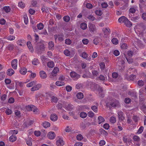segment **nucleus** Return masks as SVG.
<instances>
[{
	"label": "nucleus",
	"instance_id": "nucleus-1",
	"mask_svg": "<svg viewBox=\"0 0 146 146\" xmlns=\"http://www.w3.org/2000/svg\"><path fill=\"white\" fill-rule=\"evenodd\" d=\"M88 27L90 31L92 33H94L96 32V28L95 25L92 23H90L89 24Z\"/></svg>",
	"mask_w": 146,
	"mask_h": 146
},
{
	"label": "nucleus",
	"instance_id": "nucleus-2",
	"mask_svg": "<svg viewBox=\"0 0 146 146\" xmlns=\"http://www.w3.org/2000/svg\"><path fill=\"white\" fill-rule=\"evenodd\" d=\"M35 47L38 52H40L44 50V44L40 43H38L37 44Z\"/></svg>",
	"mask_w": 146,
	"mask_h": 146
},
{
	"label": "nucleus",
	"instance_id": "nucleus-3",
	"mask_svg": "<svg viewBox=\"0 0 146 146\" xmlns=\"http://www.w3.org/2000/svg\"><path fill=\"white\" fill-rule=\"evenodd\" d=\"M42 85L41 84H38L32 88L31 90L32 91H34L39 90L41 87Z\"/></svg>",
	"mask_w": 146,
	"mask_h": 146
},
{
	"label": "nucleus",
	"instance_id": "nucleus-4",
	"mask_svg": "<svg viewBox=\"0 0 146 146\" xmlns=\"http://www.w3.org/2000/svg\"><path fill=\"white\" fill-rule=\"evenodd\" d=\"M117 114L119 120L122 121L124 119L125 117L123 115V113L121 111H118Z\"/></svg>",
	"mask_w": 146,
	"mask_h": 146
},
{
	"label": "nucleus",
	"instance_id": "nucleus-5",
	"mask_svg": "<svg viewBox=\"0 0 146 146\" xmlns=\"http://www.w3.org/2000/svg\"><path fill=\"white\" fill-rule=\"evenodd\" d=\"M17 65V60L16 59H14L11 62V65L14 69H16Z\"/></svg>",
	"mask_w": 146,
	"mask_h": 146
},
{
	"label": "nucleus",
	"instance_id": "nucleus-6",
	"mask_svg": "<svg viewBox=\"0 0 146 146\" xmlns=\"http://www.w3.org/2000/svg\"><path fill=\"white\" fill-rule=\"evenodd\" d=\"M111 106L113 107H119L120 106V103L118 100H116L115 102L110 104Z\"/></svg>",
	"mask_w": 146,
	"mask_h": 146
},
{
	"label": "nucleus",
	"instance_id": "nucleus-7",
	"mask_svg": "<svg viewBox=\"0 0 146 146\" xmlns=\"http://www.w3.org/2000/svg\"><path fill=\"white\" fill-rule=\"evenodd\" d=\"M70 76L72 78H76V79H78L80 77V75L77 74L74 72H70Z\"/></svg>",
	"mask_w": 146,
	"mask_h": 146
},
{
	"label": "nucleus",
	"instance_id": "nucleus-8",
	"mask_svg": "<svg viewBox=\"0 0 146 146\" xmlns=\"http://www.w3.org/2000/svg\"><path fill=\"white\" fill-rule=\"evenodd\" d=\"M47 136L49 139H52L55 137V134L54 132H50L48 133Z\"/></svg>",
	"mask_w": 146,
	"mask_h": 146
},
{
	"label": "nucleus",
	"instance_id": "nucleus-9",
	"mask_svg": "<svg viewBox=\"0 0 146 146\" xmlns=\"http://www.w3.org/2000/svg\"><path fill=\"white\" fill-rule=\"evenodd\" d=\"M49 96L51 98V102H57L58 100V99L56 97L52 95H49Z\"/></svg>",
	"mask_w": 146,
	"mask_h": 146
},
{
	"label": "nucleus",
	"instance_id": "nucleus-10",
	"mask_svg": "<svg viewBox=\"0 0 146 146\" xmlns=\"http://www.w3.org/2000/svg\"><path fill=\"white\" fill-rule=\"evenodd\" d=\"M40 76L41 78L45 79L47 77V75L44 71H40Z\"/></svg>",
	"mask_w": 146,
	"mask_h": 146
},
{
	"label": "nucleus",
	"instance_id": "nucleus-11",
	"mask_svg": "<svg viewBox=\"0 0 146 146\" xmlns=\"http://www.w3.org/2000/svg\"><path fill=\"white\" fill-rule=\"evenodd\" d=\"M124 23L126 26L128 27H131L132 25V23L127 18L125 21Z\"/></svg>",
	"mask_w": 146,
	"mask_h": 146
},
{
	"label": "nucleus",
	"instance_id": "nucleus-12",
	"mask_svg": "<svg viewBox=\"0 0 146 146\" xmlns=\"http://www.w3.org/2000/svg\"><path fill=\"white\" fill-rule=\"evenodd\" d=\"M50 119L54 121H56L58 119V116L56 114H53L50 116Z\"/></svg>",
	"mask_w": 146,
	"mask_h": 146
},
{
	"label": "nucleus",
	"instance_id": "nucleus-13",
	"mask_svg": "<svg viewBox=\"0 0 146 146\" xmlns=\"http://www.w3.org/2000/svg\"><path fill=\"white\" fill-rule=\"evenodd\" d=\"M56 145L58 146H61L63 145L64 144V142L61 139H59L56 142Z\"/></svg>",
	"mask_w": 146,
	"mask_h": 146
},
{
	"label": "nucleus",
	"instance_id": "nucleus-14",
	"mask_svg": "<svg viewBox=\"0 0 146 146\" xmlns=\"http://www.w3.org/2000/svg\"><path fill=\"white\" fill-rule=\"evenodd\" d=\"M48 48L50 50H53L54 48V44L53 42L50 41L48 43Z\"/></svg>",
	"mask_w": 146,
	"mask_h": 146
},
{
	"label": "nucleus",
	"instance_id": "nucleus-15",
	"mask_svg": "<svg viewBox=\"0 0 146 146\" xmlns=\"http://www.w3.org/2000/svg\"><path fill=\"white\" fill-rule=\"evenodd\" d=\"M27 45L31 51L33 52L34 51L33 48L32 46L31 43L30 41H28L27 42Z\"/></svg>",
	"mask_w": 146,
	"mask_h": 146
},
{
	"label": "nucleus",
	"instance_id": "nucleus-16",
	"mask_svg": "<svg viewBox=\"0 0 146 146\" xmlns=\"http://www.w3.org/2000/svg\"><path fill=\"white\" fill-rule=\"evenodd\" d=\"M14 70L11 68L9 69L7 72V74L9 76H11L14 73Z\"/></svg>",
	"mask_w": 146,
	"mask_h": 146
},
{
	"label": "nucleus",
	"instance_id": "nucleus-17",
	"mask_svg": "<svg viewBox=\"0 0 146 146\" xmlns=\"http://www.w3.org/2000/svg\"><path fill=\"white\" fill-rule=\"evenodd\" d=\"M27 71V69L25 67H23L20 70V72L21 74L24 75L26 74Z\"/></svg>",
	"mask_w": 146,
	"mask_h": 146
},
{
	"label": "nucleus",
	"instance_id": "nucleus-18",
	"mask_svg": "<svg viewBox=\"0 0 146 146\" xmlns=\"http://www.w3.org/2000/svg\"><path fill=\"white\" fill-rule=\"evenodd\" d=\"M36 84V81H33L27 84V87H30L35 85Z\"/></svg>",
	"mask_w": 146,
	"mask_h": 146
},
{
	"label": "nucleus",
	"instance_id": "nucleus-19",
	"mask_svg": "<svg viewBox=\"0 0 146 146\" xmlns=\"http://www.w3.org/2000/svg\"><path fill=\"white\" fill-rule=\"evenodd\" d=\"M42 95L40 94H38L35 95L36 100L37 102H40L41 101L40 98H41Z\"/></svg>",
	"mask_w": 146,
	"mask_h": 146
},
{
	"label": "nucleus",
	"instance_id": "nucleus-20",
	"mask_svg": "<svg viewBox=\"0 0 146 146\" xmlns=\"http://www.w3.org/2000/svg\"><path fill=\"white\" fill-rule=\"evenodd\" d=\"M138 26L139 27V28L141 29L142 31H143L145 30L146 29L145 26L142 23H141L138 25Z\"/></svg>",
	"mask_w": 146,
	"mask_h": 146
},
{
	"label": "nucleus",
	"instance_id": "nucleus-21",
	"mask_svg": "<svg viewBox=\"0 0 146 146\" xmlns=\"http://www.w3.org/2000/svg\"><path fill=\"white\" fill-rule=\"evenodd\" d=\"M14 48V46L13 44H9L6 47L7 49L11 51L13 50Z\"/></svg>",
	"mask_w": 146,
	"mask_h": 146
},
{
	"label": "nucleus",
	"instance_id": "nucleus-22",
	"mask_svg": "<svg viewBox=\"0 0 146 146\" xmlns=\"http://www.w3.org/2000/svg\"><path fill=\"white\" fill-rule=\"evenodd\" d=\"M17 42L18 44L20 46H23L25 45V42L24 40H19Z\"/></svg>",
	"mask_w": 146,
	"mask_h": 146
},
{
	"label": "nucleus",
	"instance_id": "nucleus-23",
	"mask_svg": "<svg viewBox=\"0 0 146 146\" xmlns=\"http://www.w3.org/2000/svg\"><path fill=\"white\" fill-rule=\"evenodd\" d=\"M127 18L124 16H122L119 19L118 22L119 23L123 22L124 23L125 21Z\"/></svg>",
	"mask_w": 146,
	"mask_h": 146
},
{
	"label": "nucleus",
	"instance_id": "nucleus-24",
	"mask_svg": "<svg viewBox=\"0 0 146 146\" xmlns=\"http://www.w3.org/2000/svg\"><path fill=\"white\" fill-rule=\"evenodd\" d=\"M76 96L77 98L79 99H81L84 97V95L81 92L78 93L76 94Z\"/></svg>",
	"mask_w": 146,
	"mask_h": 146
},
{
	"label": "nucleus",
	"instance_id": "nucleus-25",
	"mask_svg": "<svg viewBox=\"0 0 146 146\" xmlns=\"http://www.w3.org/2000/svg\"><path fill=\"white\" fill-rule=\"evenodd\" d=\"M103 31L105 35H108L110 33V29L109 28H105L103 29Z\"/></svg>",
	"mask_w": 146,
	"mask_h": 146
},
{
	"label": "nucleus",
	"instance_id": "nucleus-26",
	"mask_svg": "<svg viewBox=\"0 0 146 146\" xmlns=\"http://www.w3.org/2000/svg\"><path fill=\"white\" fill-rule=\"evenodd\" d=\"M58 71L59 69L58 67H55L52 73V75L53 76H55V75L54 74H56Z\"/></svg>",
	"mask_w": 146,
	"mask_h": 146
},
{
	"label": "nucleus",
	"instance_id": "nucleus-27",
	"mask_svg": "<svg viewBox=\"0 0 146 146\" xmlns=\"http://www.w3.org/2000/svg\"><path fill=\"white\" fill-rule=\"evenodd\" d=\"M17 139V137L16 136L12 135L9 138V139L10 141L12 142H13L15 141Z\"/></svg>",
	"mask_w": 146,
	"mask_h": 146
},
{
	"label": "nucleus",
	"instance_id": "nucleus-28",
	"mask_svg": "<svg viewBox=\"0 0 146 146\" xmlns=\"http://www.w3.org/2000/svg\"><path fill=\"white\" fill-rule=\"evenodd\" d=\"M43 127L45 128H46L49 127L50 126V123L47 121L44 122L42 124Z\"/></svg>",
	"mask_w": 146,
	"mask_h": 146
},
{
	"label": "nucleus",
	"instance_id": "nucleus-29",
	"mask_svg": "<svg viewBox=\"0 0 146 146\" xmlns=\"http://www.w3.org/2000/svg\"><path fill=\"white\" fill-rule=\"evenodd\" d=\"M98 120L99 124H101L102 123L104 122L105 121L104 118L101 116L98 117Z\"/></svg>",
	"mask_w": 146,
	"mask_h": 146
},
{
	"label": "nucleus",
	"instance_id": "nucleus-30",
	"mask_svg": "<svg viewBox=\"0 0 146 146\" xmlns=\"http://www.w3.org/2000/svg\"><path fill=\"white\" fill-rule=\"evenodd\" d=\"M100 39V38L99 37H97L93 40V43L94 44L96 45H97L99 43Z\"/></svg>",
	"mask_w": 146,
	"mask_h": 146
},
{
	"label": "nucleus",
	"instance_id": "nucleus-31",
	"mask_svg": "<svg viewBox=\"0 0 146 146\" xmlns=\"http://www.w3.org/2000/svg\"><path fill=\"white\" fill-rule=\"evenodd\" d=\"M56 84L58 86H62L65 84L64 82L61 81H57L56 83Z\"/></svg>",
	"mask_w": 146,
	"mask_h": 146
},
{
	"label": "nucleus",
	"instance_id": "nucleus-32",
	"mask_svg": "<svg viewBox=\"0 0 146 146\" xmlns=\"http://www.w3.org/2000/svg\"><path fill=\"white\" fill-rule=\"evenodd\" d=\"M141 110L144 113L146 111V104H142L140 108Z\"/></svg>",
	"mask_w": 146,
	"mask_h": 146
},
{
	"label": "nucleus",
	"instance_id": "nucleus-33",
	"mask_svg": "<svg viewBox=\"0 0 146 146\" xmlns=\"http://www.w3.org/2000/svg\"><path fill=\"white\" fill-rule=\"evenodd\" d=\"M80 28L83 30L86 29L87 28V24L85 23H82L80 25Z\"/></svg>",
	"mask_w": 146,
	"mask_h": 146
},
{
	"label": "nucleus",
	"instance_id": "nucleus-34",
	"mask_svg": "<svg viewBox=\"0 0 146 146\" xmlns=\"http://www.w3.org/2000/svg\"><path fill=\"white\" fill-rule=\"evenodd\" d=\"M3 10L5 11L6 13H8L10 12V8L9 6H5L3 7Z\"/></svg>",
	"mask_w": 146,
	"mask_h": 146
},
{
	"label": "nucleus",
	"instance_id": "nucleus-35",
	"mask_svg": "<svg viewBox=\"0 0 146 146\" xmlns=\"http://www.w3.org/2000/svg\"><path fill=\"white\" fill-rule=\"evenodd\" d=\"M47 66L50 68H53L54 66V63L52 61L48 62L47 63Z\"/></svg>",
	"mask_w": 146,
	"mask_h": 146
},
{
	"label": "nucleus",
	"instance_id": "nucleus-36",
	"mask_svg": "<svg viewBox=\"0 0 146 146\" xmlns=\"http://www.w3.org/2000/svg\"><path fill=\"white\" fill-rule=\"evenodd\" d=\"M87 116V113L86 112H82L80 114V117L83 118H85Z\"/></svg>",
	"mask_w": 146,
	"mask_h": 146
},
{
	"label": "nucleus",
	"instance_id": "nucleus-37",
	"mask_svg": "<svg viewBox=\"0 0 146 146\" xmlns=\"http://www.w3.org/2000/svg\"><path fill=\"white\" fill-rule=\"evenodd\" d=\"M98 91L99 92V93L100 94V96L102 98H103L104 96V95L102 94L101 95L100 93H101L103 91V89H102V87H99L98 88Z\"/></svg>",
	"mask_w": 146,
	"mask_h": 146
},
{
	"label": "nucleus",
	"instance_id": "nucleus-38",
	"mask_svg": "<svg viewBox=\"0 0 146 146\" xmlns=\"http://www.w3.org/2000/svg\"><path fill=\"white\" fill-rule=\"evenodd\" d=\"M111 42L113 44H117L118 42V39L116 38H113L111 40Z\"/></svg>",
	"mask_w": 146,
	"mask_h": 146
},
{
	"label": "nucleus",
	"instance_id": "nucleus-39",
	"mask_svg": "<svg viewBox=\"0 0 146 146\" xmlns=\"http://www.w3.org/2000/svg\"><path fill=\"white\" fill-rule=\"evenodd\" d=\"M87 18L91 21H93L95 19V18L92 15H88L87 17Z\"/></svg>",
	"mask_w": 146,
	"mask_h": 146
},
{
	"label": "nucleus",
	"instance_id": "nucleus-40",
	"mask_svg": "<svg viewBox=\"0 0 146 146\" xmlns=\"http://www.w3.org/2000/svg\"><path fill=\"white\" fill-rule=\"evenodd\" d=\"M39 61L37 59L35 58L34 60L32 61L33 64L35 65H37L39 63Z\"/></svg>",
	"mask_w": 146,
	"mask_h": 146
},
{
	"label": "nucleus",
	"instance_id": "nucleus-41",
	"mask_svg": "<svg viewBox=\"0 0 146 146\" xmlns=\"http://www.w3.org/2000/svg\"><path fill=\"white\" fill-rule=\"evenodd\" d=\"M70 17L68 16H65L63 17V19L64 21L66 22H68L70 20Z\"/></svg>",
	"mask_w": 146,
	"mask_h": 146
},
{
	"label": "nucleus",
	"instance_id": "nucleus-42",
	"mask_svg": "<svg viewBox=\"0 0 146 146\" xmlns=\"http://www.w3.org/2000/svg\"><path fill=\"white\" fill-rule=\"evenodd\" d=\"M15 113L16 116L19 117H21L20 112L18 110H16L15 111Z\"/></svg>",
	"mask_w": 146,
	"mask_h": 146
},
{
	"label": "nucleus",
	"instance_id": "nucleus-43",
	"mask_svg": "<svg viewBox=\"0 0 146 146\" xmlns=\"http://www.w3.org/2000/svg\"><path fill=\"white\" fill-rule=\"evenodd\" d=\"M18 6L22 8H23L25 7V5L22 1H21L19 2Z\"/></svg>",
	"mask_w": 146,
	"mask_h": 146
},
{
	"label": "nucleus",
	"instance_id": "nucleus-44",
	"mask_svg": "<svg viewBox=\"0 0 146 146\" xmlns=\"http://www.w3.org/2000/svg\"><path fill=\"white\" fill-rule=\"evenodd\" d=\"M91 109L95 113H97L98 112L97 106H93L91 107Z\"/></svg>",
	"mask_w": 146,
	"mask_h": 146
},
{
	"label": "nucleus",
	"instance_id": "nucleus-45",
	"mask_svg": "<svg viewBox=\"0 0 146 146\" xmlns=\"http://www.w3.org/2000/svg\"><path fill=\"white\" fill-rule=\"evenodd\" d=\"M38 29L39 30H41L43 28V25L42 23H40L37 25Z\"/></svg>",
	"mask_w": 146,
	"mask_h": 146
},
{
	"label": "nucleus",
	"instance_id": "nucleus-46",
	"mask_svg": "<svg viewBox=\"0 0 146 146\" xmlns=\"http://www.w3.org/2000/svg\"><path fill=\"white\" fill-rule=\"evenodd\" d=\"M88 116L90 117H93L94 115V113L92 111H90L88 113Z\"/></svg>",
	"mask_w": 146,
	"mask_h": 146
},
{
	"label": "nucleus",
	"instance_id": "nucleus-47",
	"mask_svg": "<svg viewBox=\"0 0 146 146\" xmlns=\"http://www.w3.org/2000/svg\"><path fill=\"white\" fill-rule=\"evenodd\" d=\"M124 55L127 62L129 64H131L133 62V61L132 59L130 58H128L127 56H126L125 54Z\"/></svg>",
	"mask_w": 146,
	"mask_h": 146
},
{
	"label": "nucleus",
	"instance_id": "nucleus-48",
	"mask_svg": "<svg viewBox=\"0 0 146 146\" xmlns=\"http://www.w3.org/2000/svg\"><path fill=\"white\" fill-rule=\"evenodd\" d=\"M137 84L140 86H143L144 84V82L142 80H139L137 82Z\"/></svg>",
	"mask_w": 146,
	"mask_h": 146
},
{
	"label": "nucleus",
	"instance_id": "nucleus-49",
	"mask_svg": "<svg viewBox=\"0 0 146 146\" xmlns=\"http://www.w3.org/2000/svg\"><path fill=\"white\" fill-rule=\"evenodd\" d=\"M110 121L112 123H114L116 121V119L114 117H111L110 118Z\"/></svg>",
	"mask_w": 146,
	"mask_h": 146
},
{
	"label": "nucleus",
	"instance_id": "nucleus-50",
	"mask_svg": "<svg viewBox=\"0 0 146 146\" xmlns=\"http://www.w3.org/2000/svg\"><path fill=\"white\" fill-rule=\"evenodd\" d=\"M133 54V52L131 50L128 51L127 52V54L129 58L132 57Z\"/></svg>",
	"mask_w": 146,
	"mask_h": 146
},
{
	"label": "nucleus",
	"instance_id": "nucleus-51",
	"mask_svg": "<svg viewBox=\"0 0 146 146\" xmlns=\"http://www.w3.org/2000/svg\"><path fill=\"white\" fill-rule=\"evenodd\" d=\"M76 88L78 89H81L82 88V84L81 83H78L76 85Z\"/></svg>",
	"mask_w": 146,
	"mask_h": 146
},
{
	"label": "nucleus",
	"instance_id": "nucleus-52",
	"mask_svg": "<svg viewBox=\"0 0 146 146\" xmlns=\"http://www.w3.org/2000/svg\"><path fill=\"white\" fill-rule=\"evenodd\" d=\"M96 15L98 16H101L102 14V11L100 10H97L95 12Z\"/></svg>",
	"mask_w": 146,
	"mask_h": 146
},
{
	"label": "nucleus",
	"instance_id": "nucleus-53",
	"mask_svg": "<svg viewBox=\"0 0 146 146\" xmlns=\"http://www.w3.org/2000/svg\"><path fill=\"white\" fill-rule=\"evenodd\" d=\"M26 143L28 145L31 146L32 145V142L30 139L26 140Z\"/></svg>",
	"mask_w": 146,
	"mask_h": 146
},
{
	"label": "nucleus",
	"instance_id": "nucleus-54",
	"mask_svg": "<svg viewBox=\"0 0 146 146\" xmlns=\"http://www.w3.org/2000/svg\"><path fill=\"white\" fill-rule=\"evenodd\" d=\"M64 54L67 56H68L70 55V52L68 50H66L64 51Z\"/></svg>",
	"mask_w": 146,
	"mask_h": 146
},
{
	"label": "nucleus",
	"instance_id": "nucleus-55",
	"mask_svg": "<svg viewBox=\"0 0 146 146\" xmlns=\"http://www.w3.org/2000/svg\"><path fill=\"white\" fill-rule=\"evenodd\" d=\"M133 119L134 121L135 122H137L139 119V117H137V116L134 115L133 117Z\"/></svg>",
	"mask_w": 146,
	"mask_h": 146
},
{
	"label": "nucleus",
	"instance_id": "nucleus-56",
	"mask_svg": "<svg viewBox=\"0 0 146 146\" xmlns=\"http://www.w3.org/2000/svg\"><path fill=\"white\" fill-rule=\"evenodd\" d=\"M33 111L35 114H36L39 113V110L35 106V108L33 109Z\"/></svg>",
	"mask_w": 146,
	"mask_h": 146
},
{
	"label": "nucleus",
	"instance_id": "nucleus-57",
	"mask_svg": "<svg viewBox=\"0 0 146 146\" xmlns=\"http://www.w3.org/2000/svg\"><path fill=\"white\" fill-rule=\"evenodd\" d=\"M82 57L83 58L86 59L88 57V54L86 52H84L82 53Z\"/></svg>",
	"mask_w": 146,
	"mask_h": 146
},
{
	"label": "nucleus",
	"instance_id": "nucleus-58",
	"mask_svg": "<svg viewBox=\"0 0 146 146\" xmlns=\"http://www.w3.org/2000/svg\"><path fill=\"white\" fill-rule=\"evenodd\" d=\"M143 128H144L143 126L140 127L138 130L137 133L139 134L143 132Z\"/></svg>",
	"mask_w": 146,
	"mask_h": 146
},
{
	"label": "nucleus",
	"instance_id": "nucleus-59",
	"mask_svg": "<svg viewBox=\"0 0 146 146\" xmlns=\"http://www.w3.org/2000/svg\"><path fill=\"white\" fill-rule=\"evenodd\" d=\"M82 41L83 44H87L89 42L88 40L86 38L83 39L82 40Z\"/></svg>",
	"mask_w": 146,
	"mask_h": 146
},
{
	"label": "nucleus",
	"instance_id": "nucleus-60",
	"mask_svg": "<svg viewBox=\"0 0 146 146\" xmlns=\"http://www.w3.org/2000/svg\"><path fill=\"white\" fill-rule=\"evenodd\" d=\"M15 38V37L14 36L10 35L7 37V38L9 40H14Z\"/></svg>",
	"mask_w": 146,
	"mask_h": 146
},
{
	"label": "nucleus",
	"instance_id": "nucleus-61",
	"mask_svg": "<svg viewBox=\"0 0 146 146\" xmlns=\"http://www.w3.org/2000/svg\"><path fill=\"white\" fill-rule=\"evenodd\" d=\"M35 106L33 105H29L28 106V108L29 109V111H33V109L35 108Z\"/></svg>",
	"mask_w": 146,
	"mask_h": 146
},
{
	"label": "nucleus",
	"instance_id": "nucleus-62",
	"mask_svg": "<svg viewBox=\"0 0 146 146\" xmlns=\"http://www.w3.org/2000/svg\"><path fill=\"white\" fill-rule=\"evenodd\" d=\"M100 68L101 69H104L105 67L104 63V62H102L100 63Z\"/></svg>",
	"mask_w": 146,
	"mask_h": 146
},
{
	"label": "nucleus",
	"instance_id": "nucleus-63",
	"mask_svg": "<svg viewBox=\"0 0 146 146\" xmlns=\"http://www.w3.org/2000/svg\"><path fill=\"white\" fill-rule=\"evenodd\" d=\"M123 140L125 143H127L129 141V139L127 138L126 136H124L123 137Z\"/></svg>",
	"mask_w": 146,
	"mask_h": 146
},
{
	"label": "nucleus",
	"instance_id": "nucleus-64",
	"mask_svg": "<svg viewBox=\"0 0 146 146\" xmlns=\"http://www.w3.org/2000/svg\"><path fill=\"white\" fill-rule=\"evenodd\" d=\"M66 90L67 92H70L72 90V88L71 86H68L66 87Z\"/></svg>",
	"mask_w": 146,
	"mask_h": 146
}]
</instances>
